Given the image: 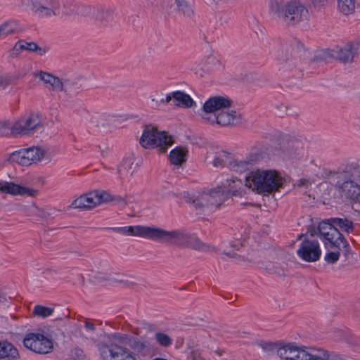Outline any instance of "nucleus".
Listing matches in <instances>:
<instances>
[{
  "label": "nucleus",
  "instance_id": "1",
  "mask_svg": "<svg viewBox=\"0 0 360 360\" xmlns=\"http://www.w3.org/2000/svg\"><path fill=\"white\" fill-rule=\"evenodd\" d=\"M329 179L335 184L340 195L357 203L360 197V167L346 165L337 171L330 172Z\"/></svg>",
  "mask_w": 360,
  "mask_h": 360
},
{
  "label": "nucleus",
  "instance_id": "2",
  "mask_svg": "<svg viewBox=\"0 0 360 360\" xmlns=\"http://www.w3.org/2000/svg\"><path fill=\"white\" fill-rule=\"evenodd\" d=\"M231 105L232 101L228 97H211L204 103L202 117L211 124L221 126L233 124L240 116L231 108Z\"/></svg>",
  "mask_w": 360,
  "mask_h": 360
},
{
  "label": "nucleus",
  "instance_id": "3",
  "mask_svg": "<svg viewBox=\"0 0 360 360\" xmlns=\"http://www.w3.org/2000/svg\"><path fill=\"white\" fill-rule=\"evenodd\" d=\"M275 14L289 27L296 26L309 18L307 8L300 0H290L282 6H278Z\"/></svg>",
  "mask_w": 360,
  "mask_h": 360
},
{
  "label": "nucleus",
  "instance_id": "4",
  "mask_svg": "<svg viewBox=\"0 0 360 360\" xmlns=\"http://www.w3.org/2000/svg\"><path fill=\"white\" fill-rule=\"evenodd\" d=\"M172 137L165 131H159L153 126H146L140 138V144L145 148H157L160 153H165L173 144Z\"/></svg>",
  "mask_w": 360,
  "mask_h": 360
},
{
  "label": "nucleus",
  "instance_id": "5",
  "mask_svg": "<svg viewBox=\"0 0 360 360\" xmlns=\"http://www.w3.org/2000/svg\"><path fill=\"white\" fill-rule=\"evenodd\" d=\"M301 143L281 131H275L271 139V155L278 159H285L295 153Z\"/></svg>",
  "mask_w": 360,
  "mask_h": 360
},
{
  "label": "nucleus",
  "instance_id": "6",
  "mask_svg": "<svg viewBox=\"0 0 360 360\" xmlns=\"http://www.w3.org/2000/svg\"><path fill=\"white\" fill-rule=\"evenodd\" d=\"M79 7L72 5L70 10L62 6L59 0H42L32 4V11L39 17L63 16L79 12Z\"/></svg>",
  "mask_w": 360,
  "mask_h": 360
},
{
  "label": "nucleus",
  "instance_id": "7",
  "mask_svg": "<svg viewBox=\"0 0 360 360\" xmlns=\"http://www.w3.org/2000/svg\"><path fill=\"white\" fill-rule=\"evenodd\" d=\"M220 195L216 193L214 188L209 189L195 198H187L186 201L191 204L197 212L210 213L219 208L221 205Z\"/></svg>",
  "mask_w": 360,
  "mask_h": 360
},
{
  "label": "nucleus",
  "instance_id": "8",
  "mask_svg": "<svg viewBox=\"0 0 360 360\" xmlns=\"http://www.w3.org/2000/svg\"><path fill=\"white\" fill-rule=\"evenodd\" d=\"M188 233L184 229L167 231L158 226H151L149 240L184 247Z\"/></svg>",
  "mask_w": 360,
  "mask_h": 360
},
{
  "label": "nucleus",
  "instance_id": "9",
  "mask_svg": "<svg viewBox=\"0 0 360 360\" xmlns=\"http://www.w3.org/2000/svg\"><path fill=\"white\" fill-rule=\"evenodd\" d=\"M245 186L259 194L268 195L270 193V170L258 169L252 171L246 177Z\"/></svg>",
  "mask_w": 360,
  "mask_h": 360
},
{
  "label": "nucleus",
  "instance_id": "10",
  "mask_svg": "<svg viewBox=\"0 0 360 360\" xmlns=\"http://www.w3.org/2000/svg\"><path fill=\"white\" fill-rule=\"evenodd\" d=\"M111 199V195L105 191H93L73 200L70 207L89 210Z\"/></svg>",
  "mask_w": 360,
  "mask_h": 360
},
{
  "label": "nucleus",
  "instance_id": "11",
  "mask_svg": "<svg viewBox=\"0 0 360 360\" xmlns=\"http://www.w3.org/2000/svg\"><path fill=\"white\" fill-rule=\"evenodd\" d=\"M23 343L26 348L39 354L50 353L53 348L52 340L41 333L27 334Z\"/></svg>",
  "mask_w": 360,
  "mask_h": 360
},
{
  "label": "nucleus",
  "instance_id": "12",
  "mask_svg": "<svg viewBox=\"0 0 360 360\" xmlns=\"http://www.w3.org/2000/svg\"><path fill=\"white\" fill-rule=\"evenodd\" d=\"M356 53V49L352 44H347L343 47H335L333 49H326L319 56L321 60L329 62L333 59L343 63L352 62Z\"/></svg>",
  "mask_w": 360,
  "mask_h": 360
},
{
  "label": "nucleus",
  "instance_id": "13",
  "mask_svg": "<svg viewBox=\"0 0 360 360\" xmlns=\"http://www.w3.org/2000/svg\"><path fill=\"white\" fill-rule=\"evenodd\" d=\"M99 351L103 360H137L134 352L117 344L101 345Z\"/></svg>",
  "mask_w": 360,
  "mask_h": 360
},
{
  "label": "nucleus",
  "instance_id": "14",
  "mask_svg": "<svg viewBox=\"0 0 360 360\" xmlns=\"http://www.w3.org/2000/svg\"><path fill=\"white\" fill-rule=\"evenodd\" d=\"M42 124L40 115L30 113L20 117L12 125V134H27Z\"/></svg>",
  "mask_w": 360,
  "mask_h": 360
},
{
  "label": "nucleus",
  "instance_id": "15",
  "mask_svg": "<svg viewBox=\"0 0 360 360\" xmlns=\"http://www.w3.org/2000/svg\"><path fill=\"white\" fill-rule=\"evenodd\" d=\"M45 155V151L39 147L23 148L13 153L12 158L22 166H28L41 161Z\"/></svg>",
  "mask_w": 360,
  "mask_h": 360
},
{
  "label": "nucleus",
  "instance_id": "16",
  "mask_svg": "<svg viewBox=\"0 0 360 360\" xmlns=\"http://www.w3.org/2000/svg\"><path fill=\"white\" fill-rule=\"evenodd\" d=\"M317 235L330 248L337 241H340V238H343V235L330 219L319 223Z\"/></svg>",
  "mask_w": 360,
  "mask_h": 360
},
{
  "label": "nucleus",
  "instance_id": "17",
  "mask_svg": "<svg viewBox=\"0 0 360 360\" xmlns=\"http://www.w3.org/2000/svg\"><path fill=\"white\" fill-rule=\"evenodd\" d=\"M298 257L307 262H314L319 259L321 250L316 240L304 239L297 250Z\"/></svg>",
  "mask_w": 360,
  "mask_h": 360
},
{
  "label": "nucleus",
  "instance_id": "18",
  "mask_svg": "<svg viewBox=\"0 0 360 360\" xmlns=\"http://www.w3.org/2000/svg\"><path fill=\"white\" fill-rule=\"evenodd\" d=\"M243 185V181L240 179L236 177H231L224 181H221L219 184L214 188V190L217 194H221L220 195V198L221 202H223L228 194L231 193L233 195H241L240 189Z\"/></svg>",
  "mask_w": 360,
  "mask_h": 360
},
{
  "label": "nucleus",
  "instance_id": "19",
  "mask_svg": "<svg viewBox=\"0 0 360 360\" xmlns=\"http://www.w3.org/2000/svg\"><path fill=\"white\" fill-rule=\"evenodd\" d=\"M35 77H39L44 84L45 86L53 91H68L69 81H62L60 78L44 71L35 72Z\"/></svg>",
  "mask_w": 360,
  "mask_h": 360
},
{
  "label": "nucleus",
  "instance_id": "20",
  "mask_svg": "<svg viewBox=\"0 0 360 360\" xmlns=\"http://www.w3.org/2000/svg\"><path fill=\"white\" fill-rule=\"evenodd\" d=\"M0 193L11 195L34 196L38 191L34 189L20 186L13 181H0Z\"/></svg>",
  "mask_w": 360,
  "mask_h": 360
},
{
  "label": "nucleus",
  "instance_id": "21",
  "mask_svg": "<svg viewBox=\"0 0 360 360\" xmlns=\"http://www.w3.org/2000/svg\"><path fill=\"white\" fill-rule=\"evenodd\" d=\"M151 226H129L122 227H112L110 230L124 236H136L146 239H150Z\"/></svg>",
  "mask_w": 360,
  "mask_h": 360
},
{
  "label": "nucleus",
  "instance_id": "22",
  "mask_svg": "<svg viewBox=\"0 0 360 360\" xmlns=\"http://www.w3.org/2000/svg\"><path fill=\"white\" fill-rule=\"evenodd\" d=\"M22 51L36 52L38 55L43 56L46 53L47 50L45 47L39 46L35 42L19 40L11 49V54L17 56Z\"/></svg>",
  "mask_w": 360,
  "mask_h": 360
},
{
  "label": "nucleus",
  "instance_id": "23",
  "mask_svg": "<svg viewBox=\"0 0 360 360\" xmlns=\"http://www.w3.org/2000/svg\"><path fill=\"white\" fill-rule=\"evenodd\" d=\"M286 360H312V353L308 352L305 347H300L295 343H289L287 348Z\"/></svg>",
  "mask_w": 360,
  "mask_h": 360
},
{
  "label": "nucleus",
  "instance_id": "24",
  "mask_svg": "<svg viewBox=\"0 0 360 360\" xmlns=\"http://www.w3.org/2000/svg\"><path fill=\"white\" fill-rule=\"evenodd\" d=\"M184 248H189L200 252H217L216 248L203 243L195 235L188 233Z\"/></svg>",
  "mask_w": 360,
  "mask_h": 360
},
{
  "label": "nucleus",
  "instance_id": "25",
  "mask_svg": "<svg viewBox=\"0 0 360 360\" xmlns=\"http://www.w3.org/2000/svg\"><path fill=\"white\" fill-rule=\"evenodd\" d=\"M23 30L20 23L16 20H9L0 25V39Z\"/></svg>",
  "mask_w": 360,
  "mask_h": 360
},
{
  "label": "nucleus",
  "instance_id": "26",
  "mask_svg": "<svg viewBox=\"0 0 360 360\" xmlns=\"http://www.w3.org/2000/svg\"><path fill=\"white\" fill-rule=\"evenodd\" d=\"M288 183L287 179L276 170L271 169V197L274 193L283 188Z\"/></svg>",
  "mask_w": 360,
  "mask_h": 360
},
{
  "label": "nucleus",
  "instance_id": "27",
  "mask_svg": "<svg viewBox=\"0 0 360 360\" xmlns=\"http://www.w3.org/2000/svg\"><path fill=\"white\" fill-rule=\"evenodd\" d=\"M174 103L176 106L181 108H191L195 104L192 98L187 94L176 91H174Z\"/></svg>",
  "mask_w": 360,
  "mask_h": 360
},
{
  "label": "nucleus",
  "instance_id": "28",
  "mask_svg": "<svg viewBox=\"0 0 360 360\" xmlns=\"http://www.w3.org/2000/svg\"><path fill=\"white\" fill-rule=\"evenodd\" d=\"M188 150L185 148L176 147L169 153V160L174 165H181L186 161Z\"/></svg>",
  "mask_w": 360,
  "mask_h": 360
},
{
  "label": "nucleus",
  "instance_id": "29",
  "mask_svg": "<svg viewBox=\"0 0 360 360\" xmlns=\"http://www.w3.org/2000/svg\"><path fill=\"white\" fill-rule=\"evenodd\" d=\"M312 360H344L342 355L326 350L319 349H313Z\"/></svg>",
  "mask_w": 360,
  "mask_h": 360
},
{
  "label": "nucleus",
  "instance_id": "30",
  "mask_svg": "<svg viewBox=\"0 0 360 360\" xmlns=\"http://www.w3.org/2000/svg\"><path fill=\"white\" fill-rule=\"evenodd\" d=\"M18 356V349L8 342H0V358L15 359Z\"/></svg>",
  "mask_w": 360,
  "mask_h": 360
},
{
  "label": "nucleus",
  "instance_id": "31",
  "mask_svg": "<svg viewBox=\"0 0 360 360\" xmlns=\"http://www.w3.org/2000/svg\"><path fill=\"white\" fill-rule=\"evenodd\" d=\"M330 220L334 223L335 227L347 233L353 232L354 229V223L348 219L334 217L330 218Z\"/></svg>",
  "mask_w": 360,
  "mask_h": 360
},
{
  "label": "nucleus",
  "instance_id": "32",
  "mask_svg": "<svg viewBox=\"0 0 360 360\" xmlns=\"http://www.w3.org/2000/svg\"><path fill=\"white\" fill-rule=\"evenodd\" d=\"M338 8L343 15L352 14L355 11V0H337Z\"/></svg>",
  "mask_w": 360,
  "mask_h": 360
},
{
  "label": "nucleus",
  "instance_id": "33",
  "mask_svg": "<svg viewBox=\"0 0 360 360\" xmlns=\"http://www.w3.org/2000/svg\"><path fill=\"white\" fill-rule=\"evenodd\" d=\"M232 158L231 153L226 151H220L217 153L213 160V165L216 167H224L231 162Z\"/></svg>",
  "mask_w": 360,
  "mask_h": 360
},
{
  "label": "nucleus",
  "instance_id": "34",
  "mask_svg": "<svg viewBox=\"0 0 360 360\" xmlns=\"http://www.w3.org/2000/svg\"><path fill=\"white\" fill-rule=\"evenodd\" d=\"M337 242L333 245V248H337L340 252H342L343 253L347 259H349L353 253L345 238L343 236V238H340V241Z\"/></svg>",
  "mask_w": 360,
  "mask_h": 360
},
{
  "label": "nucleus",
  "instance_id": "35",
  "mask_svg": "<svg viewBox=\"0 0 360 360\" xmlns=\"http://www.w3.org/2000/svg\"><path fill=\"white\" fill-rule=\"evenodd\" d=\"M96 20L102 25H107L113 20V13L108 9H101L97 11Z\"/></svg>",
  "mask_w": 360,
  "mask_h": 360
},
{
  "label": "nucleus",
  "instance_id": "36",
  "mask_svg": "<svg viewBox=\"0 0 360 360\" xmlns=\"http://www.w3.org/2000/svg\"><path fill=\"white\" fill-rule=\"evenodd\" d=\"M54 311L53 307H45L43 305L37 304L34 306L32 314L34 316L41 318H46L53 314Z\"/></svg>",
  "mask_w": 360,
  "mask_h": 360
},
{
  "label": "nucleus",
  "instance_id": "37",
  "mask_svg": "<svg viewBox=\"0 0 360 360\" xmlns=\"http://www.w3.org/2000/svg\"><path fill=\"white\" fill-rule=\"evenodd\" d=\"M288 344L283 345V343L271 342V352H276V355L281 358L286 359Z\"/></svg>",
  "mask_w": 360,
  "mask_h": 360
},
{
  "label": "nucleus",
  "instance_id": "38",
  "mask_svg": "<svg viewBox=\"0 0 360 360\" xmlns=\"http://www.w3.org/2000/svg\"><path fill=\"white\" fill-rule=\"evenodd\" d=\"M156 342L162 347H168L172 345V339L167 334L158 332L155 334Z\"/></svg>",
  "mask_w": 360,
  "mask_h": 360
},
{
  "label": "nucleus",
  "instance_id": "39",
  "mask_svg": "<svg viewBox=\"0 0 360 360\" xmlns=\"http://www.w3.org/2000/svg\"><path fill=\"white\" fill-rule=\"evenodd\" d=\"M174 3L179 12L184 15L190 16L193 13V11L185 0H174Z\"/></svg>",
  "mask_w": 360,
  "mask_h": 360
},
{
  "label": "nucleus",
  "instance_id": "40",
  "mask_svg": "<svg viewBox=\"0 0 360 360\" xmlns=\"http://www.w3.org/2000/svg\"><path fill=\"white\" fill-rule=\"evenodd\" d=\"M109 117L105 115H96L92 117V122L97 127H105L109 122Z\"/></svg>",
  "mask_w": 360,
  "mask_h": 360
},
{
  "label": "nucleus",
  "instance_id": "41",
  "mask_svg": "<svg viewBox=\"0 0 360 360\" xmlns=\"http://www.w3.org/2000/svg\"><path fill=\"white\" fill-rule=\"evenodd\" d=\"M130 346L134 350L141 352L147 347L148 342L146 340H141L140 339L133 338Z\"/></svg>",
  "mask_w": 360,
  "mask_h": 360
},
{
  "label": "nucleus",
  "instance_id": "42",
  "mask_svg": "<svg viewBox=\"0 0 360 360\" xmlns=\"http://www.w3.org/2000/svg\"><path fill=\"white\" fill-rule=\"evenodd\" d=\"M12 134V125L8 121L0 122V136H8Z\"/></svg>",
  "mask_w": 360,
  "mask_h": 360
},
{
  "label": "nucleus",
  "instance_id": "43",
  "mask_svg": "<svg viewBox=\"0 0 360 360\" xmlns=\"http://www.w3.org/2000/svg\"><path fill=\"white\" fill-rule=\"evenodd\" d=\"M340 255V251H332L326 254L325 260L328 264H334L339 259Z\"/></svg>",
  "mask_w": 360,
  "mask_h": 360
},
{
  "label": "nucleus",
  "instance_id": "44",
  "mask_svg": "<svg viewBox=\"0 0 360 360\" xmlns=\"http://www.w3.org/2000/svg\"><path fill=\"white\" fill-rule=\"evenodd\" d=\"M70 355L72 359H77V360H83L85 359L86 355L84 352V351L77 347H74L71 352Z\"/></svg>",
  "mask_w": 360,
  "mask_h": 360
},
{
  "label": "nucleus",
  "instance_id": "45",
  "mask_svg": "<svg viewBox=\"0 0 360 360\" xmlns=\"http://www.w3.org/2000/svg\"><path fill=\"white\" fill-rule=\"evenodd\" d=\"M117 339L122 344H127L130 346L132 339H133V337L129 336L128 335H125V334H123V335L119 334Z\"/></svg>",
  "mask_w": 360,
  "mask_h": 360
},
{
  "label": "nucleus",
  "instance_id": "46",
  "mask_svg": "<svg viewBox=\"0 0 360 360\" xmlns=\"http://www.w3.org/2000/svg\"><path fill=\"white\" fill-rule=\"evenodd\" d=\"M224 254L229 257L236 259V261L238 262L245 261L243 257L239 255L237 252H235L233 251L224 252Z\"/></svg>",
  "mask_w": 360,
  "mask_h": 360
},
{
  "label": "nucleus",
  "instance_id": "47",
  "mask_svg": "<svg viewBox=\"0 0 360 360\" xmlns=\"http://www.w3.org/2000/svg\"><path fill=\"white\" fill-rule=\"evenodd\" d=\"M312 184V181H311L308 179L302 178L297 181V186L299 187H306L308 188L309 186H311Z\"/></svg>",
  "mask_w": 360,
  "mask_h": 360
},
{
  "label": "nucleus",
  "instance_id": "48",
  "mask_svg": "<svg viewBox=\"0 0 360 360\" xmlns=\"http://www.w3.org/2000/svg\"><path fill=\"white\" fill-rule=\"evenodd\" d=\"M10 84V79L7 77L0 76V89H5Z\"/></svg>",
  "mask_w": 360,
  "mask_h": 360
},
{
  "label": "nucleus",
  "instance_id": "49",
  "mask_svg": "<svg viewBox=\"0 0 360 360\" xmlns=\"http://www.w3.org/2000/svg\"><path fill=\"white\" fill-rule=\"evenodd\" d=\"M191 356L193 360H205L200 352L197 350L192 351Z\"/></svg>",
  "mask_w": 360,
  "mask_h": 360
},
{
  "label": "nucleus",
  "instance_id": "50",
  "mask_svg": "<svg viewBox=\"0 0 360 360\" xmlns=\"http://www.w3.org/2000/svg\"><path fill=\"white\" fill-rule=\"evenodd\" d=\"M111 198H113V199H111L109 201H115V202H117L118 203H124V204L126 203L125 199L123 198L121 196H119V195L112 196V195H111Z\"/></svg>",
  "mask_w": 360,
  "mask_h": 360
},
{
  "label": "nucleus",
  "instance_id": "51",
  "mask_svg": "<svg viewBox=\"0 0 360 360\" xmlns=\"http://www.w3.org/2000/svg\"><path fill=\"white\" fill-rule=\"evenodd\" d=\"M174 92L169 93L166 95V97L165 98V104L169 103L172 100L174 101Z\"/></svg>",
  "mask_w": 360,
  "mask_h": 360
},
{
  "label": "nucleus",
  "instance_id": "52",
  "mask_svg": "<svg viewBox=\"0 0 360 360\" xmlns=\"http://www.w3.org/2000/svg\"><path fill=\"white\" fill-rule=\"evenodd\" d=\"M280 108H281V110H280L281 112L279 113H278V115L279 117H283L284 115L286 114L288 108L286 106H285L283 105H281L280 106Z\"/></svg>",
  "mask_w": 360,
  "mask_h": 360
},
{
  "label": "nucleus",
  "instance_id": "53",
  "mask_svg": "<svg viewBox=\"0 0 360 360\" xmlns=\"http://www.w3.org/2000/svg\"><path fill=\"white\" fill-rule=\"evenodd\" d=\"M259 345L260 347H262V348L264 350V351H268L270 348V345L269 343L268 342H263L262 341H261L259 343Z\"/></svg>",
  "mask_w": 360,
  "mask_h": 360
},
{
  "label": "nucleus",
  "instance_id": "54",
  "mask_svg": "<svg viewBox=\"0 0 360 360\" xmlns=\"http://www.w3.org/2000/svg\"><path fill=\"white\" fill-rule=\"evenodd\" d=\"M85 327L86 329L89 330H95V326L93 323H89V322H86L85 323Z\"/></svg>",
  "mask_w": 360,
  "mask_h": 360
},
{
  "label": "nucleus",
  "instance_id": "55",
  "mask_svg": "<svg viewBox=\"0 0 360 360\" xmlns=\"http://www.w3.org/2000/svg\"><path fill=\"white\" fill-rule=\"evenodd\" d=\"M6 302V296L0 292V305L4 304Z\"/></svg>",
  "mask_w": 360,
  "mask_h": 360
},
{
  "label": "nucleus",
  "instance_id": "56",
  "mask_svg": "<svg viewBox=\"0 0 360 360\" xmlns=\"http://www.w3.org/2000/svg\"><path fill=\"white\" fill-rule=\"evenodd\" d=\"M165 98H162L160 101L155 100V98H152L153 102H155L157 106H159L160 103L165 104Z\"/></svg>",
  "mask_w": 360,
  "mask_h": 360
},
{
  "label": "nucleus",
  "instance_id": "57",
  "mask_svg": "<svg viewBox=\"0 0 360 360\" xmlns=\"http://www.w3.org/2000/svg\"><path fill=\"white\" fill-rule=\"evenodd\" d=\"M126 169L127 167L125 165H122V167H120V168L119 169V172L121 176L124 174V172H125Z\"/></svg>",
  "mask_w": 360,
  "mask_h": 360
},
{
  "label": "nucleus",
  "instance_id": "58",
  "mask_svg": "<svg viewBox=\"0 0 360 360\" xmlns=\"http://www.w3.org/2000/svg\"><path fill=\"white\" fill-rule=\"evenodd\" d=\"M214 353L217 354L218 356H221L224 353V351L220 349H218L217 350L214 351Z\"/></svg>",
  "mask_w": 360,
  "mask_h": 360
},
{
  "label": "nucleus",
  "instance_id": "59",
  "mask_svg": "<svg viewBox=\"0 0 360 360\" xmlns=\"http://www.w3.org/2000/svg\"><path fill=\"white\" fill-rule=\"evenodd\" d=\"M152 360H167V359L162 358V357H155Z\"/></svg>",
  "mask_w": 360,
  "mask_h": 360
},
{
  "label": "nucleus",
  "instance_id": "60",
  "mask_svg": "<svg viewBox=\"0 0 360 360\" xmlns=\"http://www.w3.org/2000/svg\"><path fill=\"white\" fill-rule=\"evenodd\" d=\"M302 237V235H300L298 238H299V239H300V238H301Z\"/></svg>",
  "mask_w": 360,
  "mask_h": 360
}]
</instances>
